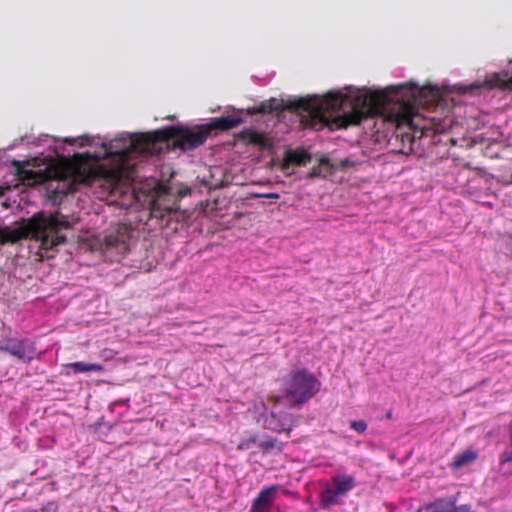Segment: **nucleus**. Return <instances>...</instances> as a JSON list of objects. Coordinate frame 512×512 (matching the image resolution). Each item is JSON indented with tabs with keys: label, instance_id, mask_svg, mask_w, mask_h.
<instances>
[{
	"label": "nucleus",
	"instance_id": "1",
	"mask_svg": "<svg viewBox=\"0 0 512 512\" xmlns=\"http://www.w3.org/2000/svg\"><path fill=\"white\" fill-rule=\"evenodd\" d=\"M434 85L419 86L409 82L390 86L385 90H372L348 86L345 91H331L324 96L313 95L293 101L290 108L301 117L302 124L313 130H337L359 124L363 119L380 115L400 124L399 110H408L416 102L435 98Z\"/></svg>",
	"mask_w": 512,
	"mask_h": 512
},
{
	"label": "nucleus",
	"instance_id": "2",
	"mask_svg": "<svg viewBox=\"0 0 512 512\" xmlns=\"http://www.w3.org/2000/svg\"><path fill=\"white\" fill-rule=\"evenodd\" d=\"M169 132L156 130L150 133H121L112 140L98 138L104 157H117L121 174L133 177L137 158H146L168 150Z\"/></svg>",
	"mask_w": 512,
	"mask_h": 512
},
{
	"label": "nucleus",
	"instance_id": "3",
	"mask_svg": "<svg viewBox=\"0 0 512 512\" xmlns=\"http://www.w3.org/2000/svg\"><path fill=\"white\" fill-rule=\"evenodd\" d=\"M242 122L243 119L241 116L233 114L212 118L208 128L192 130L183 127H169L163 129V131L169 132L168 142L173 140V143L180 149L191 150L202 145L211 130L232 129L240 125Z\"/></svg>",
	"mask_w": 512,
	"mask_h": 512
},
{
	"label": "nucleus",
	"instance_id": "4",
	"mask_svg": "<svg viewBox=\"0 0 512 512\" xmlns=\"http://www.w3.org/2000/svg\"><path fill=\"white\" fill-rule=\"evenodd\" d=\"M120 176L114 171H107L104 168H78L74 171L70 181H64L63 187H56V190L63 194L73 193L80 185L90 188H100V197L107 196L117 187Z\"/></svg>",
	"mask_w": 512,
	"mask_h": 512
},
{
	"label": "nucleus",
	"instance_id": "5",
	"mask_svg": "<svg viewBox=\"0 0 512 512\" xmlns=\"http://www.w3.org/2000/svg\"><path fill=\"white\" fill-rule=\"evenodd\" d=\"M72 227L68 218L60 213L41 216L34 225L33 238L39 249L49 251L66 241V231Z\"/></svg>",
	"mask_w": 512,
	"mask_h": 512
},
{
	"label": "nucleus",
	"instance_id": "6",
	"mask_svg": "<svg viewBox=\"0 0 512 512\" xmlns=\"http://www.w3.org/2000/svg\"><path fill=\"white\" fill-rule=\"evenodd\" d=\"M283 390L291 406H301L311 399L320 389L319 380L305 369L290 373L283 382ZM282 396H276L275 402H280Z\"/></svg>",
	"mask_w": 512,
	"mask_h": 512
},
{
	"label": "nucleus",
	"instance_id": "7",
	"mask_svg": "<svg viewBox=\"0 0 512 512\" xmlns=\"http://www.w3.org/2000/svg\"><path fill=\"white\" fill-rule=\"evenodd\" d=\"M130 232L121 226L104 237L101 250L105 258L111 262H120L129 251Z\"/></svg>",
	"mask_w": 512,
	"mask_h": 512
},
{
	"label": "nucleus",
	"instance_id": "8",
	"mask_svg": "<svg viewBox=\"0 0 512 512\" xmlns=\"http://www.w3.org/2000/svg\"><path fill=\"white\" fill-rule=\"evenodd\" d=\"M0 351L5 352L24 363L36 358L37 350L33 341L28 338L1 336Z\"/></svg>",
	"mask_w": 512,
	"mask_h": 512
},
{
	"label": "nucleus",
	"instance_id": "9",
	"mask_svg": "<svg viewBox=\"0 0 512 512\" xmlns=\"http://www.w3.org/2000/svg\"><path fill=\"white\" fill-rule=\"evenodd\" d=\"M355 486V478L351 475L338 474L332 478V485L320 493V504L330 508L339 504V498L346 495Z\"/></svg>",
	"mask_w": 512,
	"mask_h": 512
},
{
	"label": "nucleus",
	"instance_id": "10",
	"mask_svg": "<svg viewBox=\"0 0 512 512\" xmlns=\"http://www.w3.org/2000/svg\"><path fill=\"white\" fill-rule=\"evenodd\" d=\"M277 491L278 485H272L262 489L253 501L249 512H268L274 502Z\"/></svg>",
	"mask_w": 512,
	"mask_h": 512
},
{
	"label": "nucleus",
	"instance_id": "11",
	"mask_svg": "<svg viewBox=\"0 0 512 512\" xmlns=\"http://www.w3.org/2000/svg\"><path fill=\"white\" fill-rule=\"evenodd\" d=\"M456 497H441L419 508V512H453Z\"/></svg>",
	"mask_w": 512,
	"mask_h": 512
},
{
	"label": "nucleus",
	"instance_id": "12",
	"mask_svg": "<svg viewBox=\"0 0 512 512\" xmlns=\"http://www.w3.org/2000/svg\"><path fill=\"white\" fill-rule=\"evenodd\" d=\"M509 65L510 70L494 73L487 79L489 88L512 89V60Z\"/></svg>",
	"mask_w": 512,
	"mask_h": 512
},
{
	"label": "nucleus",
	"instance_id": "13",
	"mask_svg": "<svg viewBox=\"0 0 512 512\" xmlns=\"http://www.w3.org/2000/svg\"><path fill=\"white\" fill-rule=\"evenodd\" d=\"M263 426L274 432L289 431L291 427V420L288 418L281 419L272 412L264 418Z\"/></svg>",
	"mask_w": 512,
	"mask_h": 512
},
{
	"label": "nucleus",
	"instance_id": "14",
	"mask_svg": "<svg viewBox=\"0 0 512 512\" xmlns=\"http://www.w3.org/2000/svg\"><path fill=\"white\" fill-rule=\"evenodd\" d=\"M477 458V453L472 450H466L454 457L452 467L461 468L472 463Z\"/></svg>",
	"mask_w": 512,
	"mask_h": 512
},
{
	"label": "nucleus",
	"instance_id": "15",
	"mask_svg": "<svg viewBox=\"0 0 512 512\" xmlns=\"http://www.w3.org/2000/svg\"><path fill=\"white\" fill-rule=\"evenodd\" d=\"M75 373H83L90 371H102L103 366L98 363L73 362L68 365Z\"/></svg>",
	"mask_w": 512,
	"mask_h": 512
},
{
	"label": "nucleus",
	"instance_id": "16",
	"mask_svg": "<svg viewBox=\"0 0 512 512\" xmlns=\"http://www.w3.org/2000/svg\"><path fill=\"white\" fill-rule=\"evenodd\" d=\"M290 160L295 163L296 165H299V166H304L306 165L308 162H310L311 160V156L310 154H308L306 151L304 150H301V151H294L291 155H290Z\"/></svg>",
	"mask_w": 512,
	"mask_h": 512
},
{
	"label": "nucleus",
	"instance_id": "17",
	"mask_svg": "<svg viewBox=\"0 0 512 512\" xmlns=\"http://www.w3.org/2000/svg\"><path fill=\"white\" fill-rule=\"evenodd\" d=\"M336 169H337V166L335 164H332L328 158H326V157L321 158V170H322V174H323L322 178L325 179V178L329 177L330 175H332L334 173V171Z\"/></svg>",
	"mask_w": 512,
	"mask_h": 512
},
{
	"label": "nucleus",
	"instance_id": "18",
	"mask_svg": "<svg viewBox=\"0 0 512 512\" xmlns=\"http://www.w3.org/2000/svg\"><path fill=\"white\" fill-rule=\"evenodd\" d=\"M282 109V104L277 99H271L268 105H263L264 112H274Z\"/></svg>",
	"mask_w": 512,
	"mask_h": 512
},
{
	"label": "nucleus",
	"instance_id": "19",
	"mask_svg": "<svg viewBox=\"0 0 512 512\" xmlns=\"http://www.w3.org/2000/svg\"><path fill=\"white\" fill-rule=\"evenodd\" d=\"M350 427L358 433H364L367 429V424L363 420H354L351 422Z\"/></svg>",
	"mask_w": 512,
	"mask_h": 512
},
{
	"label": "nucleus",
	"instance_id": "20",
	"mask_svg": "<svg viewBox=\"0 0 512 512\" xmlns=\"http://www.w3.org/2000/svg\"><path fill=\"white\" fill-rule=\"evenodd\" d=\"M256 437L253 436V437H250L248 439H244L242 440L239 444H238V449L239 450H247V449H250L252 447L253 444L256 443Z\"/></svg>",
	"mask_w": 512,
	"mask_h": 512
},
{
	"label": "nucleus",
	"instance_id": "21",
	"mask_svg": "<svg viewBox=\"0 0 512 512\" xmlns=\"http://www.w3.org/2000/svg\"><path fill=\"white\" fill-rule=\"evenodd\" d=\"M308 176L310 178H322V170H321V160L319 161L317 166H314L311 171L309 172Z\"/></svg>",
	"mask_w": 512,
	"mask_h": 512
},
{
	"label": "nucleus",
	"instance_id": "22",
	"mask_svg": "<svg viewBox=\"0 0 512 512\" xmlns=\"http://www.w3.org/2000/svg\"><path fill=\"white\" fill-rule=\"evenodd\" d=\"M276 440L275 439H269L267 441H263L259 444V447L264 451L267 452L275 447Z\"/></svg>",
	"mask_w": 512,
	"mask_h": 512
},
{
	"label": "nucleus",
	"instance_id": "23",
	"mask_svg": "<svg viewBox=\"0 0 512 512\" xmlns=\"http://www.w3.org/2000/svg\"><path fill=\"white\" fill-rule=\"evenodd\" d=\"M47 138H48V135H45V136H43V138L42 137L38 138L37 141H35V140L31 141L30 137L28 135H25V136H22L18 141L21 143L26 142L27 144L32 143L34 145H39L40 142H42L44 139H47Z\"/></svg>",
	"mask_w": 512,
	"mask_h": 512
},
{
	"label": "nucleus",
	"instance_id": "24",
	"mask_svg": "<svg viewBox=\"0 0 512 512\" xmlns=\"http://www.w3.org/2000/svg\"><path fill=\"white\" fill-rule=\"evenodd\" d=\"M453 512H472V510H471V506L469 504H463V505H459V506L454 504Z\"/></svg>",
	"mask_w": 512,
	"mask_h": 512
},
{
	"label": "nucleus",
	"instance_id": "25",
	"mask_svg": "<svg viewBox=\"0 0 512 512\" xmlns=\"http://www.w3.org/2000/svg\"><path fill=\"white\" fill-rule=\"evenodd\" d=\"M255 197H265V198H272V199H278L279 194L277 193H267V194H257Z\"/></svg>",
	"mask_w": 512,
	"mask_h": 512
},
{
	"label": "nucleus",
	"instance_id": "26",
	"mask_svg": "<svg viewBox=\"0 0 512 512\" xmlns=\"http://www.w3.org/2000/svg\"><path fill=\"white\" fill-rule=\"evenodd\" d=\"M18 176L21 180L26 178V174L28 173L26 170L22 169L19 165H17Z\"/></svg>",
	"mask_w": 512,
	"mask_h": 512
},
{
	"label": "nucleus",
	"instance_id": "27",
	"mask_svg": "<svg viewBox=\"0 0 512 512\" xmlns=\"http://www.w3.org/2000/svg\"><path fill=\"white\" fill-rule=\"evenodd\" d=\"M505 243L507 247L512 251V234H508L505 236Z\"/></svg>",
	"mask_w": 512,
	"mask_h": 512
},
{
	"label": "nucleus",
	"instance_id": "28",
	"mask_svg": "<svg viewBox=\"0 0 512 512\" xmlns=\"http://www.w3.org/2000/svg\"><path fill=\"white\" fill-rule=\"evenodd\" d=\"M86 137L83 136V137H80V138H66L64 140L65 143H69V144H74L75 142H77L78 140H83L85 139Z\"/></svg>",
	"mask_w": 512,
	"mask_h": 512
},
{
	"label": "nucleus",
	"instance_id": "29",
	"mask_svg": "<svg viewBox=\"0 0 512 512\" xmlns=\"http://www.w3.org/2000/svg\"><path fill=\"white\" fill-rule=\"evenodd\" d=\"M341 166H342L343 168L348 167V166H349V161H348V160H344V161H342V162H341Z\"/></svg>",
	"mask_w": 512,
	"mask_h": 512
},
{
	"label": "nucleus",
	"instance_id": "30",
	"mask_svg": "<svg viewBox=\"0 0 512 512\" xmlns=\"http://www.w3.org/2000/svg\"><path fill=\"white\" fill-rule=\"evenodd\" d=\"M417 512H419V509L417 510Z\"/></svg>",
	"mask_w": 512,
	"mask_h": 512
}]
</instances>
